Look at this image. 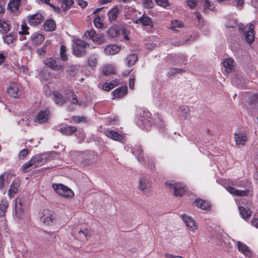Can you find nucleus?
<instances>
[{"instance_id": "1", "label": "nucleus", "mask_w": 258, "mask_h": 258, "mask_svg": "<svg viewBox=\"0 0 258 258\" xmlns=\"http://www.w3.org/2000/svg\"><path fill=\"white\" fill-rule=\"evenodd\" d=\"M254 23H255V21H252L247 26L241 24L238 25L236 19H232L226 23V26L228 28H235L238 25L239 32L244 33L245 40L247 43L250 44L254 39Z\"/></svg>"}, {"instance_id": "2", "label": "nucleus", "mask_w": 258, "mask_h": 258, "mask_svg": "<svg viewBox=\"0 0 258 258\" xmlns=\"http://www.w3.org/2000/svg\"><path fill=\"white\" fill-rule=\"evenodd\" d=\"M53 100L55 104L58 105H62L67 101H69L73 104H79L80 105H82L83 103L81 101H79L76 95L70 90L62 92L54 91L53 93Z\"/></svg>"}, {"instance_id": "3", "label": "nucleus", "mask_w": 258, "mask_h": 258, "mask_svg": "<svg viewBox=\"0 0 258 258\" xmlns=\"http://www.w3.org/2000/svg\"><path fill=\"white\" fill-rule=\"evenodd\" d=\"M151 113L148 110H140L136 117V123L143 130H148L151 126Z\"/></svg>"}, {"instance_id": "4", "label": "nucleus", "mask_w": 258, "mask_h": 258, "mask_svg": "<svg viewBox=\"0 0 258 258\" xmlns=\"http://www.w3.org/2000/svg\"><path fill=\"white\" fill-rule=\"evenodd\" d=\"M139 189L144 194L148 195L152 190V182L147 176H141L139 179Z\"/></svg>"}, {"instance_id": "5", "label": "nucleus", "mask_w": 258, "mask_h": 258, "mask_svg": "<svg viewBox=\"0 0 258 258\" xmlns=\"http://www.w3.org/2000/svg\"><path fill=\"white\" fill-rule=\"evenodd\" d=\"M165 184L170 190H173V195L176 197H182L185 193L186 189L181 183L171 181L166 182Z\"/></svg>"}, {"instance_id": "6", "label": "nucleus", "mask_w": 258, "mask_h": 258, "mask_svg": "<svg viewBox=\"0 0 258 258\" xmlns=\"http://www.w3.org/2000/svg\"><path fill=\"white\" fill-rule=\"evenodd\" d=\"M52 187L57 194L63 197L72 198L74 196L73 191L62 184H53Z\"/></svg>"}, {"instance_id": "7", "label": "nucleus", "mask_w": 258, "mask_h": 258, "mask_svg": "<svg viewBox=\"0 0 258 258\" xmlns=\"http://www.w3.org/2000/svg\"><path fill=\"white\" fill-rule=\"evenodd\" d=\"M84 37L91 39L93 43L97 45H101L105 42L104 34H97L95 31L92 29L87 31L84 34Z\"/></svg>"}, {"instance_id": "8", "label": "nucleus", "mask_w": 258, "mask_h": 258, "mask_svg": "<svg viewBox=\"0 0 258 258\" xmlns=\"http://www.w3.org/2000/svg\"><path fill=\"white\" fill-rule=\"evenodd\" d=\"M87 46H89V44L86 42L81 39H76L74 41V44L73 46L74 54L77 56L85 54V48Z\"/></svg>"}, {"instance_id": "9", "label": "nucleus", "mask_w": 258, "mask_h": 258, "mask_svg": "<svg viewBox=\"0 0 258 258\" xmlns=\"http://www.w3.org/2000/svg\"><path fill=\"white\" fill-rule=\"evenodd\" d=\"M104 134L108 138L121 143L125 140V136L117 131L111 128H106L103 131Z\"/></svg>"}, {"instance_id": "10", "label": "nucleus", "mask_w": 258, "mask_h": 258, "mask_svg": "<svg viewBox=\"0 0 258 258\" xmlns=\"http://www.w3.org/2000/svg\"><path fill=\"white\" fill-rule=\"evenodd\" d=\"M20 86L16 83L10 82L7 86V92L11 96L15 98H19L22 95Z\"/></svg>"}, {"instance_id": "11", "label": "nucleus", "mask_w": 258, "mask_h": 258, "mask_svg": "<svg viewBox=\"0 0 258 258\" xmlns=\"http://www.w3.org/2000/svg\"><path fill=\"white\" fill-rule=\"evenodd\" d=\"M180 218L190 231L195 232L198 229L197 223L191 216L185 213H183L180 215Z\"/></svg>"}, {"instance_id": "12", "label": "nucleus", "mask_w": 258, "mask_h": 258, "mask_svg": "<svg viewBox=\"0 0 258 258\" xmlns=\"http://www.w3.org/2000/svg\"><path fill=\"white\" fill-rule=\"evenodd\" d=\"M40 219L41 221L45 225H50L54 220L53 213L48 209H44L42 212Z\"/></svg>"}, {"instance_id": "13", "label": "nucleus", "mask_w": 258, "mask_h": 258, "mask_svg": "<svg viewBox=\"0 0 258 258\" xmlns=\"http://www.w3.org/2000/svg\"><path fill=\"white\" fill-rule=\"evenodd\" d=\"M236 244L238 251L244 255L246 258H250L252 256V250L245 243L238 241L236 242Z\"/></svg>"}, {"instance_id": "14", "label": "nucleus", "mask_w": 258, "mask_h": 258, "mask_svg": "<svg viewBox=\"0 0 258 258\" xmlns=\"http://www.w3.org/2000/svg\"><path fill=\"white\" fill-rule=\"evenodd\" d=\"M200 37V34L198 32H194L190 35L189 38L179 39L174 40L172 42V44L176 46H179L185 44L187 42H191L198 39Z\"/></svg>"}, {"instance_id": "15", "label": "nucleus", "mask_w": 258, "mask_h": 258, "mask_svg": "<svg viewBox=\"0 0 258 258\" xmlns=\"http://www.w3.org/2000/svg\"><path fill=\"white\" fill-rule=\"evenodd\" d=\"M247 137L246 133L241 131H238L234 134V141L236 145L243 146L245 145Z\"/></svg>"}, {"instance_id": "16", "label": "nucleus", "mask_w": 258, "mask_h": 258, "mask_svg": "<svg viewBox=\"0 0 258 258\" xmlns=\"http://www.w3.org/2000/svg\"><path fill=\"white\" fill-rule=\"evenodd\" d=\"M28 23L32 26H36L43 21V17L39 13L29 15L27 17Z\"/></svg>"}, {"instance_id": "17", "label": "nucleus", "mask_w": 258, "mask_h": 258, "mask_svg": "<svg viewBox=\"0 0 258 258\" xmlns=\"http://www.w3.org/2000/svg\"><path fill=\"white\" fill-rule=\"evenodd\" d=\"M246 81L242 74L239 72H236L231 78L232 83L240 87H243Z\"/></svg>"}, {"instance_id": "18", "label": "nucleus", "mask_w": 258, "mask_h": 258, "mask_svg": "<svg viewBox=\"0 0 258 258\" xmlns=\"http://www.w3.org/2000/svg\"><path fill=\"white\" fill-rule=\"evenodd\" d=\"M121 48L116 44H109L106 45L104 48V52L107 55H113L118 53Z\"/></svg>"}, {"instance_id": "19", "label": "nucleus", "mask_w": 258, "mask_h": 258, "mask_svg": "<svg viewBox=\"0 0 258 258\" xmlns=\"http://www.w3.org/2000/svg\"><path fill=\"white\" fill-rule=\"evenodd\" d=\"M133 22L135 24H142L143 26L153 27V23L151 18L145 14H143L141 18L136 20H134Z\"/></svg>"}, {"instance_id": "20", "label": "nucleus", "mask_w": 258, "mask_h": 258, "mask_svg": "<svg viewBox=\"0 0 258 258\" xmlns=\"http://www.w3.org/2000/svg\"><path fill=\"white\" fill-rule=\"evenodd\" d=\"M79 153V155L81 157H84L85 159L89 161L92 162L95 161L97 159V154L94 151H86L85 152L78 153L77 151H73L72 154H76Z\"/></svg>"}, {"instance_id": "21", "label": "nucleus", "mask_w": 258, "mask_h": 258, "mask_svg": "<svg viewBox=\"0 0 258 258\" xmlns=\"http://www.w3.org/2000/svg\"><path fill=\"white\" fill-rule=\"evenodd\" d=\"M132 152L139 162L146 161V156H145L143 149L140 146H135L132 150Z\"/></svg>"}, {"instance_id": "22", "label": "nucleus", "mask_w": 258, "mask_h": 258, "mask_svg": "<svg viewBox=\"0 0 258 258\" xmlns=\"http://www.w3.org/2000/svg\"><path fill=\"white\" fill-rule=\"evenodd\" d=\"M226 189L230 194L236 196H248L249 193V190H238L230 185L227 186Z\"/></svg>"}, {"instance_id": "23", "label": "nucleus", "mask_w": 258, "mask_h": 258, "mask_svg": "<svg viewBox=\"0 0 258 258\" xmlns=\"http://www.w3.org/2000/svg\"><path fill=\"white\" fill-rule=\"evenodd\" d=\"M49 113V112L48 109L40 111L36 116V122L39 123H42L46 122L48 119Z\"/></svg>"}, {"instance_id": "24", "label": "nucleus", "mask_w": 258, "mask_h": 258, "mask_svg": "<svg viewBox=\"0 0 258 258\" xmlns=\"http://www.w3.org/2000/svg\"><path fill=\"white\" fill-rule=\"evenodd\" d=\"M127 92V88L126 86H122L117 88L114 90L112 92L113 96V99L117 98L119 99L124 96Z\"/></svg>"}, {"instance_id": "25", "label": "nucleus", "mask_w": 258, "mask_h": 258, "mask_svg": "<svg viewBox=\"0 0 258 258\" xmlns=\"http://www.w3.org/2000/svg\"><path fill=\"white\" fill-rule=\"evenodd\" d=\"M44 63L49 68L54 70H60L62 68V65L60 63L56 61L52 58H49L46 59L45 60Z\"/></svg>"}, {"instance_id": "26", "label": "nucleus", "mask_w": 258, "mask_h": 258, "mask_svg": "<svg viewBox=\"0 0 258 258\" xmlns=\"http://www.w3.org/2000/svg\"><path fill=\"white\" fill-rule=\"evenodd\" d=\"M20 185V180L19 179H15L13 180L11 184L10 189L8 192V196L10 198H11L14 195V194L17 193Z\"/></svg>"}, {"instance_id": "27", "label": "nucleus", "mask_w": 258, "mask_h": 258, "mask_svg": "<svg viewBox=\"0 0 258 258\" xmlns=\"http://www.w3.org/2000/svg\"><path fill=\"white\" fill-rule=\"evenodd\" d=\"M15 215L17 218H21L23 214L22 204L21 199L17 198L15 200Z\"/></svg>"}, {"instance_id": "28", "label": "nucleus", "mask_w": 258, "mask_h": 258, "mask_svg": "<svg viewBox=\"0 0 258 258\" xmlns=\"http://www.w3.org/2000/svg\"><path fill=\"white\" fill-rule=\"evenodd\" d=\"M195 205L202 210L208 211L210 209V203L205 200L197 199L195 201Z\"/></svg>"}, {"instance_id": "29", "label": "nucleus", "mask_w": 258, "mask_h": 258, "mask_svg": "<svg viewBox=\"0 0 258 258\" xmlns=\"http://www.w3.org/2000/svg\"><path fill=\"white\" fill-rule=\"evenodd\" d=\"M238 209L240 215L243 219L246 220L251 216L252 211L247 207V206H246L245 205L244 206H239Z\"/></svg>"}, {"instance_id": "30", "label": "nucleus", "mask_w": 258, "mask_h": 258, "mask_svg": "<svg viewBox=\"0 0 258 258\" xmlns=\"http://www.w3.org/2000/svg\"><path fill=\"white\" fill-rule=\"evenodd\" d=\"M58 131L64 135H71L76 132V128L73 126L63 125L59 127Z\"/></svg>"}, {"instance_id": "31", "label": "nucleus", "mask_w": 258, "mask_h": 258, "mask_svg": "<svg viewBox=\"0 0 258 258\" xmlns=\"http://www.w3.org/2000/svg\"><path fill=\"white\" fill-rule=\"evenodd\" d=\"M223 65L227 73L232 72L234 68V60L232 58L225 59L223 62Z\"/></svg>"}, {"instance_id": "32", "label": "nucleus", "mask_w": 258, "mask_h": 258, "mask_svg": "<svg viewBox=\"0 0 258 258\" xmlns=\"http://www.w3.org/2000/svg\"><path fill=\"white\" fill-rule=\"evenodd\" d=\"M102 73L106 76L114 74L115 73V67L112 64L106 63L103 66Z\"/></svg>"}, {"instance_id": "33", "label": "nucleus", "mask_w": 258, "mask_h": 258, "mask_svg": "<svg viewBox=\"0 0 258 258\" xmlns=\"http://www.w3.org/2000/svg\"><path fill=\"white\" fill-rule=\"evenodd\" d=\"M31 39L33 43L39 45L44 41V37L41 34L34 33L31 36Z\"/></svg>"}, {"instance_id": "34", "label": "nucleus", "mask_w": 258, "mask_h": 258, "mask_svg": "<svg viewBox=\"0 0 258 258\" xmlns=\"http://www.w3.org/2000/svg\"><path fill=\"white\" fill-rule=\"evenodd\" d=\"M119 14V9L116 6L113 7L108 13V20L110 22L115 21Z\"/></svg>"}, {"instance_id": "35", "label": "nucleus", "mask_w": 258, "mask_h": 258, "mask_svg": "<svg viewBox=\"0 0 258 258\" xmlns=\"http://www.w3.org/2000/svg\"><path fill=\"white\" fill-rule=\"evenodd\" d=\"M146 161H141L143 164L149 168L151 170H154L155 169L154 161L153 158L150 157L148 156L145 157Z\"/></svg>"}, {"instance_id": "36", "label": "nucleus", "mask_w": 258, "mask_h": 258, "mask_svg": "<svg viewBox=\"0 0 258 258\" xmlns=\"http://www.w3.org/2000/svg\"><path fill=\"white\" fill-rule=\"evenodd\" d=\"M9 206V202L6 199H3L0 203V217H4L5 216V213Z\"/></svg>"}, {"instance_id": "37", "label": "nucleus", "mask_w": 258, "mask_h": 258, "mask_svg": "<svg viewBox=\"0 0 258 258\" xmlns=\"http://www.w3.org/2000/svg\"><path fill=\"white\" fill-rule=\"evenodd\" d=\"M138 60L137 54H131L125 58V63L128 67L134 66Z\"/></svg>"}, {"instance_id": "38", "label": "nucleus", "mask_w": 258, "mask_h": 258, "mask_svg": "<svg viewBox=\"0 0 258 258\" xmlns=\"http://www.w3.org/2000/svg\"><path fill=\"white\" fill-rule=\"evenodd\" d=\"M20 2L16 0H11L8 5V8L13 12H17L19 8Z\"/></svg>"}, {"instance_id": "39", "label": "nucleus", "mask_w": 258, "mask_h": 258, "mask_svg": "<svg viewBox=\"0 0 258 258\" xmlns=\"http://www.w3.org/2000/svg\"><path fill=\"white\" fill-rule=\"evenodd\" d=\"M31 160L34 167H37L42 165L43 159L41 155H36L33 156Z\"/></svg>"}, {"instance_id": "40", "label": "nucleus", "mask_w": 258, "mask_h": 258, "mask_svg": "<svg viewBox=\"0 0 258 258\" xmlns=\"http://www.w3.org/2000/svg\"><path fill=\"white\" fill-rule=\"evenodd\" d=\"M151 40L152 41V42L147 43L145 45L146 49L149 50H152L155 48L159 43V39L157 37H153Z\"/></svg>"}, {"instance_id": "41", "label": "nucleus", "mask_w": 258, "mask_h": 258, "mask_svg": "<svg viewBox=\"0 0 258 258\" xmlns=\"http://www.w3.org/2000/svg\"><path fill=\"white\" fill-rule=\"evenodd\" d=\"M44 28L45 30L51 31L54 30L55 28V23L53 20H48L44 24Z\"/></svg>"}, {"instance_id": "42", "label": "nucleus", "mask_w": 258, "mask_h": 258, "mask_svg": "<svg viewBox=\"0 0 258 258\" xmlns=\"http://www.w3.org/2000/svg\"><path fill=\"white\" fill-rule=\"evenodd\" d=\"M78 233L80 239L82 241L86 240L91 236L90 231L87 229L80 230Z\"/></svg>"}, {"instance_id": "43", "label": "nucleus", "mask_w": 258, "mask_h": 258, "mask_svg": "<svg viewBox=\"0 0 258 258\" xmlns=\"http://www.w3.org/2000/svg\"><path fill=\"white\" fill-rule=\"evenodd\" d=\"M80 66L78 65L71 66L68 68L67 72L71 76H75L79 72Z\"/></svg>"}, {"instance_id": "44", "label": "nucleus", "mask_w": 258, "mask_h": 258, "mask_svg": "<svg viewBox=\"0 0 258 258\" xmlns=\"http://www.w3.org/2000/svg\"><path fill=\"white\" fill-rule=\"evenodd\" d=\"M155 123L159 132L161 133H162L164 136L166 135L167 134L166 133V131L167 130L165 128V125L163 121L159 118L158 121H156Z\"/></svg>"}, {"instance_id": "45", "label": "nucleus", "mask_w": 258, "mask_h": 258, "mask_svg": "<svg viewBox=\"0 0 258 258\" xmlns=\"http://www.w3.org/2000/svg\"><path fill=\"white\" fill-rule=\"evenodd\" d=\"M184 26L183 23L178 20H174L171 22V26L169 27L173 31H176L177 28H181Z\"/></svg>"}, {"instance_id": "46", "label": "nucleus", "mask_w": 258, "mask_h": 258, "mask_svg": "<svg viewBox=\"0 0 258 258\" xmlns=\"http://www.w3.org/2000/svg\"><path fill=\"white\" fill-rule=\"evenodd\" d=\"M98 56L97 54L91 55L88 60V64L91 67H94L96 66L98 61Z\"/></svg>"}, {"instance_id": "47", "label": "nucleus", "mask_w": 258, "mask_h": 258, "mask_svg": "<svg viewBox=\"0 0 258 258\" xmlns=\"http://www.w3.org/2000/svg\"><path fill=\"white\" fill-rule=\"evenodd\" d=\"M181 115L185 118H189L190 116V109L187 106H182L179 108Z\"/></svg>"}, {"instance_id": "48", "label": "nucleus", "mask_w": 258, "mask_h": 258, "mask_svg": "<svg viewBox=\"0 0 258 258\" xmlns=\"http://www.w3.org/2000/svg\"><path fill=\"white\" fill-rule=\"evenodd\" d=\"M74 4L73 0H62L61 7L64 11L69 10Z\"/></svg>"}, {"instance_id": "49", "label": "nucleus", "mask_w": 258, "mask_h": 258, "mask_svg": "<svg viewBox=\"0 0 258 258\" xmlns=\"http://www.w3.org/2000/svg\"><path fill=\"white\" fill-rule=\"evenodd\" d=\"M118 121V118L116 115L109 116L106 119V123L108 125H115Z\"/></svg>"}, {"instance_id": "50", "label": "nucleus", "mask_w": 258, "mask_h": 258, "mask_svg": "<svg viewBox=\"0 0 258 258\" xmlns=\"http://www.w3.org/2000/svg\"><path fill=\"white\" fill-rule=\"evenodd\" d=\"M107 33L110 37L114 38L119 34V30L117 27L112 26L107 31Z\"/></svg>"}, {"instance_id": "51", "label": "nucleus", "mask_w": 258, "mask_h": 258, "mask_svg": "<svg viewBox=\"0 0 258 258\" xmlns=\"http://www.w3.org/2000/svg\"><path fill=\"white\" fill-rule=\"evenodd\" d=\"M10 30V26L8 23L0 20V32L2 33H6Z\"/></svg>"}, {"instance_id": "52", "label": "nucleus", "mask_w": 258, "mask_h": 258, "mask_svg": "<svg viewBox=\"0 0 258 258\" xmlns=\"http://www.w3.org/2000/svg\"><path fill=\"white\" fill-rule=\"evenodd\" d=\"M228 236L225 234L220 235V236L217 237V239H215V242L218 245L223 246L224 243H226V241L227 239H228Z\"/></svg>"}, {"instance_id": "53", "label": "nucleus", "mask_w": 258, "mask_h": 258, "mask_svg": "<svg viewBox=\"0 0 258 258\" xmlns=\"http://www.w3.org/2000/svg\"><path fill=\"white\" fill-rule=\"evenodd\" d=\"M3 38L5 43L8 44H10L13 42L15 36L13 34L10 33L5 36H3Z\"/></svg>"}, {"instance_id": "54", "label": "nucleus", "mask_w": 258, "mask_h": 258, "mask_svg": "<svg viewBox=\"0 0 258 258\" xmlns=\"http://www.w3.org/2000/svg\"><path fill=\"white\" fill-rule=\"evenodd\" d=\"M60 56L62 60H67L68 59L67 49L66 46L63 45H61L60 48Z\"/></svg>"}, {"instance_id": "55", "label": "nucleus", "mask_w": 258, "mask_h": 258, "mask_svg": "<svg viewBox=\"0 0 258 258\" xmlns=\"http://www.w3.org/2000/svg\"><path fill=\"white\" fill-rule=\"evenodd\" d=\"M94 24L97 28H101L103 27V19L99 16H97L94 19Z\"/></svg>"}, {"instance_id": "56", "label": "nucleus", "mask_w": 258, "mask_h": 258, "mask_svg": "<svg viewBox=\"0 0 258 258\" xmlns=\"http://www.w3.org/2000/svg\"><path fill=\"white\" fill-rule=\"evenodd\" d=\"M251 106L258 105V94L252 95L249 98Z\"/></svg>"}, {"instance_id": "57", "label": "nucleus", "mask_w": 258, "mask_h": 258, "mask_svg": "<svg viewBox=\"0 0 258 258\" xmlns=\"http://www.w3.org/2000/svg\"><path fill=\"white\" fill-rule=\"evenodd\" d=\"M30 167L35 168L32 164V162H31V160L30 159L29 161L25 163L22 166V170L24 172H27L29 171V168Z\"/></svg>"}, {"instance_id": "58", "label": "nucleus", "mask_w": 258, "mask_h": 258, "mask_svg": "<svg viewBox=\"0 0 258 258\" xmlns=\"http://www.w3.org/2000/svg\"><path fill=\"white\" fill-rule=\"evenodd\" d=\"M184 71H185L183 69L172 68L171 69L170 71L168 73V76L171 77L175 74L182 73Z\"/></svg>"}, {"instance_id": "59", "label": "nucleus", "mask_w": 258, "mask_h": 258, "mask_svg": "<svg viewBox=\"0 0 258 258\" xmlns=\"http://www.w3.org/2000/svg\"><path fill=\"white\" fill-rule=\"evenodd\" d=\"M28 29V27L25 23L22 24L21 30L19 31V34L20 35V36L23 35H29V32L27 30Z\"/></svg>"}, {"instance_id": "60", "label": "nucleus", "mask_w": 258, "mask_h": 258, "mask_svg": "<svg viewBox=\"0 0 258 258\" xmlns=\"http://www.w3.org/2000/svg\"><path fill=\"white\" fill-rule=\"evenodd\" d=\"M142 4L145 8L149 9L154 6V3L152 0H141Z\"/></svg>"}, {"instance_id": "61", "label": "nucleus", "mask_w": 258, "mask_h": 258, "mask_svg": "<svg viewBox=\"0 0 258 258\" xmlns=\"http://www.w3.org/2000/svg\"><path fill=\"white\" fill-rule=\"evenodd\" d=\"M29 153V151L26 149H24L22 150H21L18 156V158L20 160H24L26 156L28 155Z\"/></svg>"}, {"instance_id": "62", "label": "nucleus", "mask_w": 258, "mask_h": 258, "mask_svg": "<svg viewBox=\"0 0 258 258\" xmlns=\"http://www.w3.org/2000/svg\"><path fill=\"white\" fill-rule=\"evenodd\" d=\"M156 4L163 8H166L169 5L167 0H155Z\"/></svg>"}, {"instance_id": "63", "label": "nucleus", "mask_w": 258, "mask_h": 258, "mask_svg": "<svg viewBox=\"0 0 258 258\" xmlns=\"http://www.w3.org/2000/svg\"><path fill=\"white\" fill-rule=\"evenodd\" d=\"M49 76V73L45 70H43L39 76L40 78L44 80H47L48 79Z\"/></svg>"}, {"instance_id": "64", "label": "nucleus", "mask_w": 258, "mask_h": 258, "mask_svg": "<svg viewBox=\"0 0 258 258\" xmlns=\"http://www.w3.org/2000/svg\"><path fill=\"white\" fill-rule=\"evenodd\" d=\"M187 3L189 7L192 9L197 6L198 2L197 0H187Z\"/></svg>"}]
</instances>
